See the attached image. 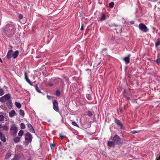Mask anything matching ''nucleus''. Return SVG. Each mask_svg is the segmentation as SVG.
<instances>
[{
  "label": "nucleus",
  "mask_w": 160,
  "mask_h": 160,
  "mask_svg": "<svg viewBox=\"0 0 160 160\" xmlns=\"http://www.w3.org/2000/svg\"><path fill=\"white\" fill-rule=\"evenodd\" d=\"M158 0H152V1L154 2H155L157 1Z\"/></svg>",
  "instance_id": "c03bdc74"
},
{
  "label": "nucleus",
  "mask_w": 160,
  "mask_h": 160,
  "mask_svg": "<svg viewBox=\"0 0 160 160\" xmlns=\"http://www.w3.org/2000/svg\"><path fill=\"white\" fill-rule=\"evenodd\" d=\"M20 127L22 129H24L25 128V125L23 123H22L20 124Z\"/></svg>",
  "instance_id": "bb28decb"
},
{
  "label": "nucleus",
  "mask_w": 160,
  "mask_h": 160,
  "mask_svg": "<svg viewBox=\"0 0 160 160\" xmlns=\"http://www.w3.org/2000/svg\"><path fill=\"white\" fill-rule=\"evenodd\" d=\"M158 3L160 4V0L159 2H158Z\"/></svg>",
  "instance_id": "8fccbe9b"
},
{
  "label": "nucleus",
  "mask_w": 160,
  "mask_h": 160,
  "mask_svg": "<svg viewBox=\"0 0 160 160\" xmlns=\"http://www.w3.org/2000/svg\"><path fill=\"white\" fill-rule=\"evenodd\" d=\"M112 140L114 141L115 144L116 143L117 144H120L122 143L121 142L120 138L117 135H115L113 138Z\"/></svg>",
  "instance_id": "f257e3e1"
},
{
  "label": "nucleus",
  "mask_w": 160,
  "mask_h": 160,
  "mask_svg": "<svg viewBox=\"0 0 160 160\" xmlns=\"http://www.w3.org/2000/svg\"><path fill=\"white\" fill-rule=\"evenodd\" d=\"M15 105L18 108H21V105L19 102H16L15 103Z\"/></svg>",
  "instance_id": "5701e85b"
},
{
  "label": "nucleus",
  "mask_w": 160,
  "mask_h": 160,
  "mask_svg": "<svg viewBox=\"0 0 160 160\" xmlns=\"http://www.w3.org/2000/svg\"><path fill=\"white\" fill-rule=\"evenodd\" d=\"M80 30H84L83 25L82 24V26H81V28H80Z\"/></svg>",
  "instance_id": "ea45409f"
},
{
  "label": "nucleus",
  "mask_w": 160,
  "mask_h": 160,
  "mask_svg": "<svg viewBox=\"0 0 160 160\" xmlns=\"http://www.w3.org/2000/svg\"><path fill=\"white\" fill-rule=\"evenodd\" d=\"M4 93V91L2 89H0V96L2 95Z\"/></svg>",
  "instance_id": "2f4dec72"
},
{
  "label": "nucleus",
  "mask_w": 160,
  "mask_h": 160,
  "mask_svg": "<svg viewBox=\"0 0 160 160\" xmlns=\"http://www.w3.org/2000/svg\"><path fill=\"white\" fill-rule=\"evenodd\" d=\"M56 94L57 96H60L61 94L60 91H56Z\"/></svg>",
  "instance_id": "f704fd0d"
},
{
  "label": "nucleus",
  "mask_w": 160,
  "mask_h": 160,
  "mask_svg": "<svg viewBox=\"0 0 160 160\" xmlns=\"http://www.w3.org/2000/svg\"><path fill=\"white\" fill-rule=\"evenodd\" d=\"M53 108L54 110L57 112L59 111L58 103L56 100H54L53 103Z\"/></svg>",
  "instance_id": "6e6552de"
},
{
  "label": "nucleus",
  "mask_w": 160,
  "mask_h": 160,
  "mask_svg": "<svg viewBox=\"0 0 160 160\" xmlns=\"http://www.w3.org/2000/svg\"><path fill=\"white\" fill-rule=\"evenodd\" d=\"M25 139L27 141L28 144L31 142L32 141V136L31 134L29 132L27 133L25 135Z\"/></svg>",
  "instance_id": "f03ea898"
},
{
  "label": "nucleus",
  "mask_w": 160,
  "mask_h": 160,
  "mask_svg": "<svg viewBox=\"0 0 160 160\" xmlns=\"http://www.w3.org/2000/svg\"><path fill=\"white\" fill-rule=\"evenodd\" d=\"M12 47L11 46H9V49L10 50L8 51V52L6 55V57L8 59L12 57Z\"/></svg>",
  "instance_id": "423d86ee"
},
{
  "label": "nucleus",
  "mask_w": 160,
  "mask_h": 160,
  "mask_svg": "<svg viewBox=\"0 0 160 160\" xmlns=\"http://www.w3.org/2000/svg\"><path fill=\"white\" fill-rule=\"evenodd\" d=\"M18 155H16L14 156V158L12 160H18Z\"/></svg>",
  "instance_id": "72a5a7b5"
},
{
  "label": "nucleus",
  "mask_w": 160,
  "mask_h": 160,
  "mask_svg": "<svg viewBox=\"0 0 160 160\" xmlns=\"http://www.w3.org/2000/svg\"><path fill=\"white\" fill-rule=\"evenodd\" d=\"M130 23L132 24H134V21H130Z\"/></svg>",
  "instance_id": "79ce46f5"
},
{
  "label": "nucleus",
  "mask_w": 160,
  "mask_h": 160,
  "mask_svg": "<svg viewBox=\"0 0 160 160\" xmlns=\"http://www.w3.org/2000/svg\"><path fill=\"white\" fill-rule=\"evenodd\" d=\"M10 97V96L9 94H7L1 97L0 101L2 102H5L9 100Z\"/></svg>",
  "instance_id": "7ed1b4c3"
},
{
  "label": "nucleus",
  "mask_w": 160,
  "mask_h": 160,
  "mask_svg": "<svg viewBox=\"0 0 160 160\" xmlns=\"http://www.w3.org/2000/svg\"><path fill=\"white\" fill-rule=\"evenodd\" d=\"M138 131H136L133 130V131H132L131 132V133H132V134H135V133H138Z\"/></svg>",
  "instance_id": "e433bc0d"
},
{
  "label": "nucleus",
  "mask_w": 160,
  "mask_h": 160,
  "mask_svg": "<svg viewBox=\"0 0 160 160\" xmlns=\"http://www.w3.org/2000/svg\"><path fill=\"white\" fill-rule=\"evenodd\" d=\"M55 146V144H54L52 143L50 145V147H51V149H52V148L53 147H54Z\"/></svg>",
  "instance_id": "58836bf2"
},
{
  "label": "nucleus",
  "mask_w": 160,
  "mask_h": 160,
  "mask_svg": "<svg viewBox=\"0 0 160 160\" xmlns=\"http://www.w3.org/2000/svg\"><path fill=\"white\" fill-rule=\"evenodd\" d=\"M156 160H160V157L159 158L157 159Z\"/></svg>",
  "instance_id": "09e8293b"
},
{
  "label": "nucleus",
  "mask_w": 160,
  "mask_h": 160,
  "mask_svg": "<svg viewBox=\"0 0 160 160\" xmlns=\"http://www.w3.org/2000/svg\"><path fill=\"white\" fill-rule=\"evenodd\" d=\"M23 134V131L21 130L19 131V132L18 133V135L19 136L22 137Z\"/></svg>",
  "instance_id": "a878e982"
},
{
  "label": "nucleus",
  "mask_w": 160,
  "mask_h": 160,
  "mask_svg": "<svg viewBox=\"0 0 160 160\" xmlns=\"http://www.w3.org/2000/svg\"><path fill=\"white\" fill-rule=\"evenodd\" d=\"M114 3L113 2H111L109 4V6L110 8H112L114 6Z\"/></svg>",
  "instance_id": "c756f323"
},
{
  "label": "nucleus",
  "mask_w": 160,
  "mask_h": 160,
  "mask_svg": "<svg viewBox=\"0 0 160 160\" xmlns=\"http://www.w3.org/2000/svg\"><path fill=\"white\" fill-rule=\"evenodd\" d=\"M16 114L14 110H12L9 112V115L10 117L14 116Z\"/></svg>",
  "instance_id": "2eb2a0df"
},
{
  "label": "nucleus",
  "mask_w": 160,
  "mask_h": 160,
  "mask_svg": "<svg viewBox=\"0 0 160 160\" xmlns=\"http://www.w3.org/2000/svg\"><path fill=\"white\" fill-rule=\"evenodd\" d=\"M28 128H29V131L32 132H33V133H35V130L33 128L32 125L30 124V123H29L28 124Z\"/></svg>",
  "instance_id": "9d476101"
},
{
  "label": "nucleus",
  "mask_w": 160,
  "mask_h": 160,
  "mask_svg": "<svg viewBox=\"0 0 160 160\" xmlns=\"http://www.w3.org/2000/svg\"><path fill=\"white\" fill-rule=\"evenodd\" d=\"M4 119V116L2 115H0V121H3Z\"/></svg>",
  "instance_id": "473e14b6"
},
{
  "label": "nucleus",
  "mask_w": 160,
  "mask_h": 160,
  "mask_svg": "<svg viewBox=\"0 0 160 160\" xmlns=\"http://www.w3.org/2000/svg\"><path fill=\"white\" fill-rule=\"evenodd\" d=\"M23 15L22 14H20L19 15V19H21L23 18Z\"/></svg>",
  "instance_id": "4c0bfd02"
},
{
  "label": "nucleus",
  "mask_w": 160,
  "mask_h": 160,
  "mask_svg": "<svg viewBox=\"0 0 160 160\" xmlns=\"http://www.w3.org/2000/svg\"><path fill=\"white\" fill-rule=\"evenodd\" d=\"M72 124L73 126H76L78 128H79V126L77 124V123L73 121L72 122Z\"/></svg>",
  "instance_id": "cd10ccee"
},
{
  "label": "nucleus",
  "mask_w": 160,
  "mask_h": 160,
  "mask_svg": "<svg viewBox=\"0 0 160 160\" xmlns=\"http://www.w3.org/2000/svg\"><path fill=\"white\" fill-rule=\"evenodd\" d=\"M2 128V124H0V129Z\"/></svg>",
  "instance_id": "37998d69"
},
{
  "label": "nucleus",
  "mask_w": 160,
  "mask_h": 160,
  "mask_svg": "<svg viewBox=\"0 0 160 160\" xmlns=\"http://www.w3.org/2000/svg\"><path fill=\"white\" fill-rule=\"evenodd\" d=\"M19 53V52L18 51H15L12 54V57L13 58H16L18 56Z\"/></svg>",
  "instance_id": "4468645a"
},
{
  "label": "nucleus",
  "mask_w": 160,
  "mask_h": 160,
  "mask_svg": "<svg viewBox=\"0 0 160 160\" xmlns=\"http://www.w3.org/2000/svg\"><path fill=\"white\" fill-rule=\"evenodd\" d=\"M25 78L26 81L29 83V84L31 85H32L30 80L28 78L27 76V74L26 72H25L24 73Z\"/></svg>",
  "instance_id": "9b49d317"
},
{
  "label": "nucleus",
  "mask_w": 160,
  "mask_h": 160,
  "mask_svg": "<svg viewBox=\"0 0 160 160\" xmlns=\"http://www.w3.org/2000/svg\"><path fill=\"white\" fill-rule=\"evenodd\" d=\"M3 32L5 34L9 35L12 33V30L11 28V27L9 28V29L8 28H3L2 30Z\"/></svg>",
  "instance_id": "0eeeda50"
},
{
  "label": "nucleus",
  "mask_w": 160,
  "mask_h": 160,
  "mask_svg": "<svg viewBox=\"0 0 160 160\" xmlns=\"http://www.w3.org/2000/svg\"><path fill=\"white\" fill-rule=\"evenodd\" d=\"M6 104H7L8 107L9 108H11V107L12 106V103L10 100H8V101L7 102Z\"/></svg>",
  "instance_id": "6ab92c4d"
},
{
  "label": "nucleus",
  "mask_w": 160,
  "mask_h": 160,
  "mask_svg": "<svg viewBox=\"0 0 160 160\" xmlns=\"http://www.w3.org/2000/svg\"><path fill=\"white\" fill-rule=\"evenodd\" d=\"M13 141L14 142L17 143L20 141V138L18 137H16L13 139Z\"/></svg>",
  "instance_id": "f3484780"
},
{
  "label": "nucleus",
  "mask_w": 160,
  "mask_h": 160,
  "mask_svg": "<svg viewBox=\"0 0 160 160\" xmlns=\"http://www.w3.org/2000/svg\"><path fill=\"white\" fill-rule=\"evenodd\" d=\"M2 128H3V129L5 131H7L8 130V127L5 125H3L2 126Z\"/></svg>",
  "instance_id": "4be33fe9"
},
{
  "label": "nucleus",
  "mask_w": 160,
  "mask_h": 160,
  "mask_svg": "<svg viewBox=\"0 0 160 160\" xmlns=\"http://www.w3.org/2000/svg\"><path fill=\"white\" fill-rule=\"evenodd\" d=\"M106 19V16L105 14L104 13H102V17L98 20V22H100L105 20Z\"/></svg>",
  "instance_id": "f8f14e48"
},
{
  "label": "nucleus",
  "mask_w": 160,
  "mask_h": 160,
  "mask_svg": "<svg viewBox=\"0 0 160 160\" xmlns=\"http://www.w3.org/2000/svg\"><path fill=\"white\" fill-rule=\"evenodd\" d=\"M47 98H48V99L49 100L51 99L52 98V97L49 96V95H47Z\"/></svg>",
  "instance_id": "a19ab883"
},
{
  "label": "nucleus",
  "mask_w": 160,
  "mask_h": 160,
  "mask_svg": "<svg viewBox=\"0 0 160 160\" xmlns=\"http://www.w3.org/2000/svg\"><path fill=\"white\" fill-rule=\"evenodd\" d=\"M65 137V136L64 135H62L61 134H60L59 135V137L61 139H62L63 138Z\"/></svg>",
  "instance_id": "c9c22d12"
},
{
  "label": "nucleus",
  "mask_w": 160,
  "mask_h": 160,
  "mask_svg": "<svg viewBox=\"0 0 160 160\" xmlns=\"http://www.w3.org/2000/svg\"><path fill=\"white\" fill-rule=\"evenodd\" d=\"M139 28L143 32L148 31L147 28L146 26L143 23H141L139 24Z\"/></svg>",
  "instance_id": "39448f33"
},
{
  "label": "nucleus",
  "mask_w": 160,
  "mask_h": 160,
  "mask_svg": "<svg viewBox=\"0 0 160 160\" xmlns=\"http://www.w3.org/2000/svg\"><path fill=\"white\" fill-rule=\"evenodd\" d=\"M11 131L13 132L14 136H15L17 132V128L15 124L12 125L11 128Z\"/></svg>",
  "instance_id": "20e7f679"
},
{
  "label": "nucleus",
  "mask_w": 160,
  "mask_h": 160,
  "mask_svg": "<svg viewBox=\"0 0 160 160\" xmlns=\"http://www.w3.org/2000/svg\"><path fill=\"white\" fill-rule=\"evenodd\" d=\"M130 55H129L128 56L124 58L123 59L124 61L125 62L126 64H128L130 62L129 57Z\"/></svg>",
  "instance_id": "ddd939ff"
},
{
  "label": "nucleus",
  "mask_w": 160,
  "mask_h": 160,
  "mask_svg": "<svg viewBox=\"0 0 160 160\" xmlns=\"http://www.w3.org/2000/svg\"><path fill=\"white\" fill-rule=\"evenodd\" d=\"M115 143L114 141H108L107 142L108 146L110 147H114L115 145Z\"/></svg>",
  "instance_id": "1a4fd4ad"
},
{
  "label": "nucleus",
  "mask_w": 160,
  "mask_h": 160,
  "mask_svg": "<svg viewBox=\"0 0 160 160\" xmlns=\"http://www.w3.org/2000/svg\"><path fill=\"white\" fill-rule=\"evenodd\" d=\"M0 139L3 142H5L6 141L5 137L4 135L3 134L0 137Z\"/></svg>",
  "instance_id": "a211bd4d"
},
{
  "label": "nucleus",
  "mask_w": 160,
  "mask_h": 160,
  "mask_svg": "<svg viewBox=\"0 0 160 160\" xmlns=\"http://www.w3.org/2000/svg\"><path fill=\"white\" fill-rule=\"evenodd\" d=\"M19 114L21 115V116H24V112L23 110H20L19 111Z\"/></svg>",
  "instance_id": "b1692460"
},
{
  "label": "nucleus",
  "mask_w": 160,
  "mask_h": 160,
  "mask_svg": "<svg viewBox=\"0 0 160 160\" xmlns=\"http://www.w3.org/2000/svg\"><path fill=\"white\" fill-rule=\"evenodd\" d=\"M115 123L121 127V128H122V123L120 122L119 120H116L115 121Z\"/></svg>",
  "instance_id": "dca6fc26"
},
{
  "label": "nucleus",
  "mask_w": 160,
  "mask_h": 160,
  "mask_svg": "<svg viewBox=\"0 0 160 160\" xmlns=\"http://www.w3.org/2000/svg\"><path fill=\"white\" fill-rule=\"evenodd\" d=\"M160 45V38H159L158 39V42L155 43V45L156 47L159 46Z\"/></svg>",
  "instance_id": "393cba45"
},
{
  "label": "nucleus",
  "mask_w": 160,
  "mask_h": 160,
  "mask_svg": "<svg viewBox=\"0 0 160 160\" xmlns=\"http://www.w3.org/2000/svg\"><path fill=\"white\" fill-rule=\"evenodd\" d=\"M154 62H156V63L158 64H160V58H158L156 61H154Z\"/></svg>",
  "instance_id": "7c9ffc66"
},
{
  "label": "nucleus",
  "mask_w": 160,
  "mask_h": 160,
  "mask_svg": "<svg viewBox=\"0 0 160 160\" xmlns=\"http://www.w3.org/2000/svg\"><path fill=\"white\" fill-rule=\"evenodd\" d=\"M49 85L50 86H52V84H49Z\"/></svg>",
  "instance_id": "de8ad7c7"
},
{
  "label": "nucleus",
  "mask_w": 160,
  "mask_h": 160,
  "mask_svg": "<svg viewBox=\"0 0 160 160\" xmlns=\"http://www.w3.org/2000/svg\"><path fill=\"white\" fill-rule=\"evenodd\" d=\"M87 115L90 117H91L92 115V113L90 111H88L87 112Z\"/></svg>",
  "instance_id": "c85d7f7f"
},
{
  "label": "nucleus",
  "mask_w": 160,
  "mask_h": 160,
  "mask_svg": "<svg viewBox=\"0 0 160 160\" xmlns=\"http://www.w3.org/2000/svg\"><path fill=\"white\" fill-rule=\"evenodd\" d=\"M0 62L1 63H2V61L1 59L0 58Z\"/></svg>",
  "instance_id": "a18cd8bd"
},
{
  "label": "nucleus",
  "mask_w": 160,
  "mask_h": 160,
  "mask_svg": "<svg viewBox=\"0 0 160 160\" xmlns=\"http://www.w3.org/2000/svg\"><path fill=\"white\" fill-rule=\"evenodd\" d=\"M158 36L160 37V32H159V34H158Z\"/></svg>",
  "instance_id": "49530a36"
},
{
  "label": "nucleus",
  "mask_w": 160,
  "mask_h": 160,
  "mask_svg": "<svg viewBox=\"0 0 160 160\" xmlns=\"http://www.w3.org/2000/svg\"><path fill=\"white\" fill-rule=\"evenodd\" d=\"M35 88L36 90V91L39 93H42L41 92L40 90L38 88V85L37 84H36L35 86Z\"/></svg>",
  "instance_id": "412c9836"
},
{
  "label": "nucleus",
  "mask_w": 160,
  "mask_h": 160,
  "mask_svg": "<svg viewBox=\"0 0 160 160\" xmlns=\"http://www.w3.org/2000/svg\"><path fill=\"white\" fill-rule=\"evenodd\" d=\"M11 155V153L10 151H8L5 156V158L6 159L9 158Z\"/></svg>",
  "instance_id": "aec40b11"
}]
</instances>
